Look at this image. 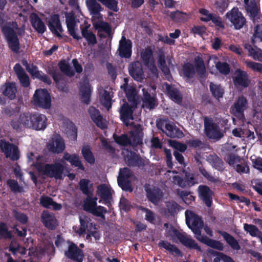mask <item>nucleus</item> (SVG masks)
<instances>
[{
  "label": "nucleus",
  "instance_id": "obj_1",
  "mask_svg": "<svg viewBox=\"0 0 262 262\" xmlns=\"http://www.w3.org/2000/svg\"><path fill=\"white\" fill-rule=\"evenodd\" d=\"M186 223L187 226L195 234V237L202 243L219 251H223L224 245L220 241L209 238L206 235H202L201 230L204 227V222L201 216L191 211H185Z\"/></svg>",
  "mask_w": 262,
  "mask_h": 262
},
{
  "label": "nucleus",
  "instance_id": "obj_36",
  "mask_svg": "<svg viewBox=\"0 0 262 262\" xmlns=\"http://www.w3.org/2000/svg\"><path fill=\"white\" fill-rule=\"evenodd\" d=\"M142 102L143 107L149 110L154 109L157 105L155 97L151 96L147 91L144 90Z\"/></svg>",
  "mask_w": 262,
  "mask_h": 262
},
{
  "label": "nucleus",
  "instance_id": "obj_11",
  "mask_svg": "<svg viewBox=\"0 0 262 262\" xmlns=\"http://www.w3.org/2000/svg\"><path fill=\"white\" fill-rule=\"evenodd\" d=\"M168 233L171 236H176L180 243L185 247L191 249H195L200 252L202 251L201 247L194 239L187 237L185 235L180 232L177 229L172 228L171 231H169Z\"/></svg>",
  "mask_w": 262,
  "mask_h": 262
},
{
  "label": "nucleus",
  "instance_id": "obj_41",
  "mask_svg": "<svg viewBox=\"0 0 262 262\" xmlns=\"http://www.w3.org/2000/svg\"><path fill=\"white\" fill-rule=\"evenodd\" d=\"M153 51L150 46H147L141 53V58L144 65H147L153 58Z\"/></svg>",
  "mask_w": 262,
  "mask_h": 262
},
{
  "label": "nucleus",
  "instance_id": "obj_61",
  "mask_svg": "<svg viewBox=\"0 0 262 262\" xmlns=\"http://www.w3.org/2000/svg\"><path fill=\"white\" fill-rule=\"evenodd\" d=\"M169 143L170 146L181 152H184L187 148L186 144L175 140H170Z\"/></svg>",
  "mask_w": 262,
  "mask_h": 262
},
{
  "label": "nucleus",
  "instance_id": "obj_53",
  "mask_svg": "<svg viewBox=\"0 0 262 262\" xmlns=\"http://www.w3.org/2000/svg\"><path fill=\"white\" fill-rule=\"evenodd\" d=\"M94 27L95 29L98 30V32L104 31L108 34H110L112 31L110 25L104 21H99L94 24Z\"/></svg>",
  "mask_w": 262,
  "mask_h": 262
},
{
  "label": "nucleus",
  "instance_id": "obj_45",
  "mask_svg": "<svg viewBox=\"0 0 262 262\" xmlns=\"http://www.w3.org/2000/svg\"><path fill=\"white\" fill-rule=\"evenodd\" d=\"M209 88L212 95L216 99L219 100L223 97L224 90L221 85L215 84L212 82H210Z\"/></svg>",
  "mask_w": 262,
  "mask_h": 262
},
{
  "label": "nucleus",
  "instance_id": "obj_22",
  "mask_svg": "<svg viewBox=\"0 0 262 262\" xmlns=\"http://www.w3.org/2000/svg\"><path fill=\"white\" fill-rule=\"evenodd\" d=\"M41 221L43 225L50 230H54L58 225V221L54 214L44 210L41 215Z\"/></svg>",
  "mask_w": 262,
  "mask_h": 262
},
{
  "label": "nucleus",
  "instance_id": "obj_10",
  "mask_svg": "<svg viewBox=\"0 0 262 262\" xmlns=\"http://www.w3.org/2000/svg\"><path fill=\"white\" fill-rule=\"evenodd\" d=\"M132 175L133 172L129 168L124 167L120 169L117 182L119 186L123 190L129 192L133 191V190L130 182L128 180Z\"/></svg>",
  "mask_w": 262,
  "mask_h": 262
},
{
  "label": "nucleus",
  "instance_id": "obj_33",
  "mask_svg": "<svg viewBox=\"0 0 262 262\" xmlns=\"http://www.w3.org/2000/svg\"><path fill=\"white\" fill-rule=\"evenodd\" d=\"M3 95L7 97L10 100H14L16 98L17 92L15 82H7L1 88Z\"/></svg>",
  "mask_w": 262,
  "mask_h": 262
},
{
  "label": "nucleus",
  "instance_id": "obj_31",
  "mask_svg": "<svg viewBox=\"0 0 262 262\" xmlns=\"http://www.w3.org/2000/svg\"><path fill=\"white\" fill-rule=\"evenodd\" d=\"M47 73L53 78L54 81L58 86V89L62 91L67 92L68 91V88L66 85H60V81L63 79V75L59 72L56 68L54 67L49 68Z\"/></svg>",
  "mask_w": 262,
  "mask_h": 262
},
{
  "label": "nucleus",
  "instance_id": "obj_9",
  "mask_svg": "<svg viewBox=\"0 0 262 262\" xmlns=\"http://www.w3.org/2000/svg\"><path fill=\"white\" fill-rule=\"evenodd\" d=\"M130 126H132L133 128L129 131L130 145L132 146L133 149H135V148L138 146L143 144V129L141 124H135L134 122H132Z\"/></svg>",
  "mask_w": 262,
  "mask_h": 262
},
{
  "label": "nucleus",
  "instance_id": "obj_44",
  "mask_svg": "<svg viewBox=\"0 0 262 262\" xmlns=\"http://www.w3.org/2000/svg\"><path fill=\"white\" fill-rule=\"evenodd\" d=\"M58 67L61 72L69 77H73L75 75V71L72 69L69 63L65 60H61L58 63Z\"/></svg>",
  "mask_w": 262,
  "mask_h": 262
},
{
  "label": "nucleus",
  "instance_id": "obj_62",
  "mask_svg": "<svg viewBox=\"0 0 262 262\" xmlns=\"http://www.w3.org/2000/svg\"><path fill=\"white\" fill-rule=\"evenodd\" d=\"M141 210L145 212V220L151 224H155L156 222V216L154 212L147 208L143 207Z\"/></svg>",
  "mask_w": 262,
  "mask_h": 262
},
{
  "label": "nucleus",
  "instance_id": "obj_35",
  "mask_svg": "<svg viewBox=\"0 0 262 262\" xmlns=\"http://www.w3.org/2000/svg\"><path fill=\"white\" fill-rule=\"evenodd\" d=\"M218 233L223 236L227 244L234 250H238L241 247L238 242L231 235L226 231L219 230Z\"/></svg>",
  "mask_w": 262,
  "mask_h": 262
},
{
  "label": "nucleus",
  "instance_id": "obj_55",
  "mask_svg": "<svg viewBox=\"0 0 262 262\" xmlns=\"http://www.w3.org/2000/svg\"><path fill=\"white\" fill-rule=\"evenodd\" d=\"M114 138L115 141L120 145H130V140L129 139L127 135L126 134H122L120 136H117L116 134H114Z\"/></svg>",
  "mask_w": 262,
  "mask_h": 262
},
{
  "label": "nucleus",
  "instance_id": "obj_27",
  "mask_svg": "<svg viewBox=\"0 0 262 262\" xmlns=\"http://www.w3.org/2000/svg\"><path fill=\"white\" fill-rule=\"evenodd\" d=\"M79 92L82 102L85 104H90L92 90L89 82H84L80 84Z\"/></svg>",
  "mask_w": 262,
  "mask_h": 262
},
{
  "label": "nucleus",
  "instance_id": "obj_14",
  "mask_svg": "<svg viewBox=\"0 0 262 262\" xmlns=\"http://www.w3.org/2000/svg\"><path fill=\"white\" fill-rule=\"evenodd\" d=\"M233 82L236 88H246L249 86L251 80L249 75L246 71L237 69L235 72V76L233 78Z\"/></svg>",
  "mask_w": 262,
  "mask_h": 262
},
{
  "label": "nucleus",
  "instance_id": "obj_21",
  "mask_svg": "<svg viewBox=\"0 0 262 262\" xmlns=\"http://www.w3.org/2000/svg\"><path fill=\"white\" fill-rule=\"evenodd\" d=\"M145 191L148 200L154 204H157L162 198V192L159 188L151 187L149 185L145 184Z\"/></svg>",
  "mask_w": 262,
  "mask_h": 262
},
{
  "label": "nucleus",
  "instance_id": "obj_59",
  "mask_svg": "<svg viewBox=\"0 0 262 262\" xmlns=\"http://www.w3.org/2000/svg\"><path fill=\"white\" fill-rule=\"evenodd\" d=\"M99 2L110 10L114 12L118 11V2L116 0H100Z\"/></svg>",
  "mask_w": 262,
  "mask_h": 262
},
{
  "label": "nucleus",
  "instance_id": "obj_38",
  "mask_svg": "<svg viewBox=\"0 0 262 262\" xmlns=\"http://www.w3.org/2000/svg\"><path fill=\"white\" fill-rule=\"evenodd\" d=\"M208 161L212 167L218 171H223L224 170L225 167L224 166L223 161L216 155H210L208 157Z\"/></svg>",
  "mask_w": 262,
  "mask_h": 262
},
{
  "label": "nucleus",
  "instance_id": "obj_12",
  "mask_svg": "<svg viewBox=\"0 0 262 262\" xmlns=\"http://www.w3.org/2000/svg\"><path fill=\"white\" fill-rule=\"evenodd\" d=\"M204 128L205 133L209 139H220L223 136L219 125L207 117L204 118Z\"/></svg>",
  "mask_w": 262,
  "mask_h": 262
},
{
  "label": "nucleus",
  "instance_id": "obj_28",
  "mask_svg": "<svg viewBox=\"0 0 262 262\" xmlns=\"http://www.w3.org/2000/svg\"><path fill=\"white\" fill-rule=\"evenodd\" d=\"M62 159L69 162L70 164L77 167L78 169L84 171L85 167L80 160L79 156L77 154H70L68 152L63 154Z\"/></svg>",
  "mask_w": 262,
  "mask_h": 262
},
{
  "label": "nucleus",
  "instance_id": "obj_54",
  "mask_svg": "<svg viewBox=\"0 0 262 262\" xmlns=\"http://www.w3.org/2000/svg\"><path fill=\"white\" fill-rule=\"evenodd\" d=\"M90 180L86 179H82L79 182V189L82 192L87 196H89L92 194V192L90 190Z\"/></svg>",
  "mask_w": 262,
  "mask_h": 262
},
{
  "label": "nucleus",
  "instance_id": "obj_30",
  "mask_svg": "<svg viewBox=\"0 0 262 262\" xmlns=\"http://www.w3.org/2000/svg\"><path fill=\"white\" fill-rule=\"evenodd\" d=\"M164 133L171 138H182L184 136L183 132L176 125L169 122L165 124Z\"/></svg>",
  "mask_w": 262,
  "mask_h": 262
},
{
  "label": "nucleus",
  "instance_id": "obj_20",
  "mask_svg": "<svg viewBox=\"0 0 262 262\" xmlns=\"http://www.w3.org/2000/svg\"><path fill=\"white\" fill-rule=\"evenodd\" d=\"M200 198L208 207L212 204L214 192L206 185H200L198 187Z\"/></svg>",
  "mask_w": 262,
  "mask_h": 262
},
{
  "label": "nucleus",
  "instance_id": "obj_34",
  "mask_svg": "<svg viewBox=\"0 0 262 262\" xmlns=\"http://www.w3.org/2000/svg\"><path fill=\"white\" fill-rule=\"evenodd\" d=\"M66 21L68 32L73 38L77 40L81 39V37L77 35L75 27L76 26L75 17L72 13H68L66 15Z\"/></svg>",
  "mask_w": 262,
  "mask_h": 262
},
{
  "label": "nucleus",
  "instance_id": "obj_32",
  "mask_svg": "<svg viewBox=\"0 0 262 262\" xmlns=\"http://www.w3.org/2000/svg\"><path fill=\"white\" fill-rule=\"evenodd\" d=\"M166 90L170 98L178 104L182 103L183 96L180 91L174 85L166 83Z\"/></svg>",
  "mask_w": 262,
  "mask_h": 262
},
{
  "label": "nucleus",
  "instance_id": "obj_56",
  "mask_svg": "<svg viewBox=\"0 0 262 262\" xmlns=\"http://www.w3.org/2000/svg\"><path fill=\"white\" fill-rule=\"evenodd\" d=\"M7 185L10 187L11 191L14 193H21L24 191L23 187L19 186L17 181L15 180H8Z\"/></svg>",
  "mask_w": 262,
  "mask_h": 262
},
{
  "label": "nucleus",
  "instance_id": "obj_58",
  "mask_svg": "<svg viewBox=\"0 0 262 262\" xmlns=\"http://www.w3.org/2000/svg\"><path fill=\"white\" fill-rule=\"evenodd\" d=\"M14 145L8 142L3 141L1 140L0 142V148L5 152L6 157L10 156L12 149Z\"/></svg>",
  "mask_w": 262,
  "mask_h": 262
},
{
  "label": "nucleus",
  "instance_id": "obj_16",
  "mask_svg": "<svg viewBox=\"0 0 262 262\" xmlns=\"http://www.w3.org/2000/svg\"><path fill=\"white\" fill-rule=\"evenodd\" d=\"M118 55L121 58H129L132 55V42L124 36H122L119 41L117 50Z\"/></svg>",
  "mask_w": 262,
  "mask_h": 262
},
{
  "label": "nucleus",
  "instance_id": "obj_5",
  "mask_svg": "<svg viewBox=\"0 0 262 262\" xmlns=\"http://www.w3.org/2000/svg\"><path fill=\"white\" fill-rule=\"evenodd\" d=\"M33 104L39 107L49 109L51 106V97L46 89H37L33 96Z\"/></svg>",
  "mask_w": 262,
  "mask_h": 262
},
{
  "label": "nucleus",
  "instance_id": "obj_40",
  "mask_svg": "<svg viewBox=\"0 0 262 262\" xmlns=\"http://www.w3.org/2000/svg\"><path fill=\"white\" fill-rule=\"evenodd\" d=\"M86 4L91 14L101 15L100 12L102 11L103 8L96 0H86Z\"/></svg>",
  "mask_w": 262,
  "mask_h": 262
},
{
  "label": "nucleus",
  "instance_id": "obj_25",
  "mask_svg": "<svg viewBox=\"0 0 262 262\" xmlns=\"http://www.w3.org/2000/svg\"><path fill=\"white\" fill-rule=\"evenodd\" d=\"M97 193L103 200V203L109 207L112 199L111 189L106 184H101L97 187Z\"/></svg>",
  "mask_w": 262,
  "mask_h": 262
},
{
  "label": "nucleus",
  "instance_id": "obj_48",
  "mask_svg": "<svg viewBox=\"0 0 262 262\" xmlns=\"http://www.w3.org/2000/svg\"><path fill=\"white\" fill-rule=\"evenodd\" d=\"M182 72L184 77L188 79L193 78L195 74L194 67L190 62L185 63L183 65Z\"/></svg>",
  "mask_w": 262,
  "mask_h": 262
},
{
  "label": "nucleus",
  "instance_id": "obj_6",
  "mask_svg": "<svg viewBox=\"0 0 262 262\" xmlns=\"http://www.w3.org/2000/svg\"><path fill=\"white\" fill-rule=\"evenodd\" d=\"M226 16L236 30H240L246 24V19L237 7H233L226 13Z\"/></svg>",
  "mask_w": 262,
  "mask_h": 262
},
{
  "label": "nucleus",
  "instance_id": "obj_29",
  "mask_svg": "<svg viewBox=\"0 0 262 262\" xmlns=\"http://www.w3.org/2000/svg\"><path fill=\"white\" fill-rule=\"evenodd\" d=\"M30 21L32 27L38 33L42 34L46 31V26L44 22L37 14L31 13L30 16Z\"/></svg>",
  "mask_w": 262,
  "mask_h": 262
},
{
  "label": "nucleus",
  "instance_id": "obj_8",
  "mask_svg": "<svg viewBox=\"0 0 262 262\" xmlns=\"http://www.w3.org/2000/svg\"><path fill=\"white\" fill-rule=\"evenodd\" d=\"M69 246L64 251V256L74 262H83L84 254L83 250L73 242L68 241Z\"/></svg>",
  "mask_w": 262,
  "mask_h": 262
},
{
  "label": "nucleus",
  "instance_id": "obj_37",
  "mask_svg": "<svg viewBox=\"0 0 262 262\" xmlns=\"http://www.w3.org/2000/svg\"><path fill=\"white\" fill-rule=\"evenodd\" d=\"M158 245L159 247L167 250L171 255H181V250L175 245L171 244L167 241H160Z\"/></svg>",
  "mask_w": 262,
  "mask_h": 262
},
{
  "label": "nucleus",
  "instance_id": "obj_49",
  "mask_svg": "<svg viewBox=\"0 0 262 262\" xmlns=\"http://www.w3.org/2000/svg\"><path fill=\"white\" fill-rule=\"evenodd\" d=\"M187 16L186 13L179 10L171 12L169 15L171 19L176 23L184 22L186 20Z\"/></svg>",
  "mask_w": 262,
  "mask_h": 262
},
{
  "label": "nucleus",
  "instance_id": "obj_15",
  "mask_svg": "<svg viewBox=\"0 0 262 262\" xmlns=\"http://www.w3.org/2000/svg\"><path fill=\"white\" fill-rule=\"evenodd\" d=\"M128 70L129 75L135 80L142 82L144 75L142 65L140 61H135L129 63Z\"/></svg>",
  "mask_w": 262,
  "mask_h": 262
},
{
  "label": "nucleus",
  "instance_id": "obj_39",
  "mask_svg": "<svg viewBox=\"0 0 262 262\" xmlns=\"http://www.w3.org/2000/svg\"><path fill=\"white\" fill-rule=\"evenodd\" d=\"M245 48L254 60L262 62V50L260 49L256 46L253 47L249 44L245 45Z\"/></svg>",
  "mask_w": 262,
  "mask_h": 262
},
{
  "label": "nucleus",
  "instance_id": "obj_63",
  "mask_svg": "<svg viewBox=\"0 0 262 262\" xmlns=\"http://www.w3.org/2000/svg\"><path fill=\"white\" fill-rule=\"evenodd\" d=\"M245 9L248 13H250V16L253 18L254 19L257 17L259 10L255 4H247Z\"/></svg>",
  "mask_w": 262,
  "mask_h": 262
},
{
  "label": "nucleus",
  "instance_id": "obj_26",
  "mask_svg": "<svg viewBox=\"0 0 262 262\" xmlns=\"http://www.w3.org/2000/svg\"><path fill=\"white\" fill-rule=\"evenodd\" d=\"M125 160L128 166L141 167L145 165L144 160L135 152L130 151L125 157Z\"/></svg>",
  "mask_w": 262,
  "mask_h": 262
},
{
  "label": "nucleus",
  "instance_id": "obj_52",
  "mask_svg": "<svg viewBox=\"0 0 262 262\" xmlns=\"http://www.w3.org/2000/svg\"><path fill=\"white\" fill-rule=\"evenodd\" d=\"M215 67L222 74L227 75L230 73V67L226 62L219 61L215 63Z\"/></svg>",
  "mask_w": 262,
  "mask_h": 262
},
{
  "label": "nucleus",
  "instance_id": "obj_13",
  "mask_svg": "<svg viewBox=\"0 0 262 262\" xmlns=\"http://www.w3.org/2000/svg\"><path fill=\"white\" fill-rule=\"evenodd\" d=\"M199 12L201 14L205 16L204 17H202L200 18L201 21L204 22L212 21L215 26L219 28L222 29L225 28V25L222 21V19L219 15L215 13H210L208 10L205 8L200 9Z\"/></svg>",
  "mask_w": 262,
  "mask_h": 262
},
{
  "label": "nucleus",
  "instance_id": "obj_3",
  "mask_svg": "<svg viewBox=\"0 0 262 262\" xmlns=\"http://www.w3.org/2000/svg\"><path fill=\"white\" fill-rule=\"evenodd\" d=\"M5 15L0 13V27L2 32L10 50L15 53H18L20 49V42L18 36H23L25 33L24 29L18 27L16 21L9 22L5 25Z\"/></svg>",
  "mask_w": 262,
  "mask_h": 262
},
{
  "label": "nucleus",
  "instance_id": "obj_2",
  "mask_svg": "<svg viewBox=\"0 0 262 262\" xmlns=\"http://www.w3.org/2000/svg\"><path fill=\"white\" fill-rule=\"evenodd\" d=\"M10 124L17 132L21 131L23 127L43 130L47 127V118L45 115L38 113H23L18 119L12 120Z\"/></svg>",
  "mask_w": 262,
  "mask_h": 262
},
{
  "label": "nucleus",
  "instance_id": "obj_43",
  "mask_svg": "<svg viewBox=\"0 0 262 262\" xmlns=\"http://www.w3.org/2000/svg\"><path fill=\"white\" fill-rule=\"evenodd\" d=\"M81 34L88 41L89 45H94L97 43V41L95 34L89 31L87 27H83L81 29Z\"/></svg>",
  "mask_w": 262,
  "mask_h": 262
},
{
  "label": "nucleus",
  "instance_id": "obj_24",
  "mask_svg": "<svg viewBox=\"0 0 262 262\" xmlns=\"http://www.w3.org/2000/svg\"><path fill=\"white\" fill-rule=\"evenodd\" d=\"M88 112L92 120L97 126L101 129L106 128L107 126L103 120V116L98 109L94 106H91L88 110Z\"/></svg>",
  "mask_w": 262,
  "mask_h": 262
},
{
  "label": "nucleus",
  "instance_id": "obj_4",
  "mask_svg": "<svg viewBox=\"0 0 262 262\" xmlns=\"http://www.w3.org/2000/svg\"><path fill=\"white\" fill-rule=\"evenodd\" d=\"M36 168L38 171L51 178L56 180L62 179V174L64 170V166L60 163H47L42 165L38 163Z\"/></svg>",
  "mask_w": 262,
  "mask_h": 262
},
{
  "label": "nucleus",
  "instance_id": "obj_19",
  "mask_svg": "<svg viewBox=\"0 0 262 262\" xmlns=\"http://www.w3.org/2000/svg\"><path fill=\"white\" fill-rule=\"evenodd\" d=\"M183 172L185 174L184 178H182L179 176L173 177L174 181L180 187L185 188L187 186H191L196 183L193 173L185 170H184Z\"/></svg>",
  "mask_w": 262,
  "mask_h": 262
},
{
  "label": "nucleus",
  "instance_id": "obj_7",
  "mask_svg": "<svg viewBox=\"0 0 262 262\" xmlns=\"http://www.w3.org/2000/svg\"><path fill=\"white\" fill-rule=\"evenodd\" d=\"M248 107V102L247 98L243 95H241L231 106V112L238 119L243 120L245 119L244 112Z\"/></svg>",
  "mask_w": 262,
  "mask_h": 262
},
{
  "label": "nucleus",
  "instance_id": "obj_60",
  "mask_svg": "<svg viewBox=\"0 0 262 262\" xmlns=\"http://www.w3.org/2000/svg\"><path fill=\"white\" fill-rule=\"evenodd\" d=\"M13 214L14 217L23 224H26L28 221V217L24 213L19 212L14 209L13 210Z\"/></svg>",
  "mask_w": 262,
  "mask_h": 262
},
{
  "label": "nucleus",
  "instance_id": "obj_17",
  "mask_svg": "<svg viewBox=\"0 0 262 262\" xmlns=\"http://www.w3.org/2000/svg\"><path fill=\"white\" fill-rule=\"evenodd\" d=\"M47 147L50 152L60 154L66 148L64 141L60 135H56L48 143Z\"/></svg>",
  "mask_w": 262,
  "mask_h": 262
},
{
  "label": "nucleus",
  "instance_id": "obj_42",
  "mask_svg": "<svg viewBox=\"0 0 262 262\" xmlns=\"http://www.w3.org/2000/svg\"><path fill=\"white\" fill-rule=\"evenodd\" d=\"M100 100L102 105L105 107L107 111H109L112 108V99L110 92L104 90L103 94L100 96Z\"/></svg>",
  "mask_w": 262,
  "mask_h": 262
},
{
  "label": "nucleus",
  "instance_id": "obj_47",
  "mask_svg": "<svg viewBox=\"0 0 262 262\" xmlns=\"http://www.w3.org/2000/svg\"><path fill=\"white\" fill-rule=\"evenodd\" d=\"M244 229L252 237H257L259 239V237L262 235V232L255 225L245 223L244 224Z\"/></svg>",
  "mask_w": 262,
  "mask_h": 262
},
{
  "label": "nucleus",
  "instance_id": "obj_46",
  "mask_svg": "<svg viewBox=\"0 0 262 262\" xmlns=\"http://www.w3.org/2000/svg\"><path fill=\"white\" fill-rule=\"evenodd\" d=\"M82 155L85 160L91 164L95 163V157L89 145H84L81 149Z\"/></svg>",
  "mask_w": 262,
  "mask_h": 262
},
{
  "label": "nucleus",
  "instance_id": "obj_57",
  "mask_svg": "<svg viewBox=\"0 0 262 262\" xmlns=\"http://www.w3.org/2000/svg\"><path fill=\"white\" fill-rule=\"evenodd\" d=\"M14 145L8 142L3 141L1 140L0 142V148L5 152L6 157L10 156L12 149Z\"/></svg>",
  "mask_w": 262,
  "mask_h": 262
},
{
  "label": "nucleus",
  "instance_id": "obj_50",
  "mask_svg": "<svg viewBox=\"0 0 262 262\" xmlns=\"http://www.w3.org/2000/svg\"><path fill=\"white\" fill-rule=\"evenodd\" d=\"M194 64L197 73L200 75H204L206 73V69L203 58L199 56L195 57Z\"/></svg>",
  "mask_w": 262,
  "mask_h": 262
},
{
  "label": "nucleus",
  "instance_id": "obj_51",
  "mask_svg": "<svg viewBox=\"0 0 262 262\" xmlns=\"http://www.w3.org/2000/svg\"><path fill=\"white\" fill-rule=\"evenodd\" d=\"M13 236L6 223L0 222V239H11Z\"/></svg>",
  "mask_w": 262,
  "mask_h": 262
},
{
  "label": "nucleus",
  "instance_id": "obj_64",
  "mask_svg": "<svg viewBox=\"0 0 262 262\" xmlns=\"http://www.w3.org/2000/svg\"><path fill=\"white\" fill-rule=\"evenodd\" d=\"M88 196L84 201L83 209L85 211L90 212L97 206V203L91 200L90 195Z\"/></svg>",
  "mask_w": 262,
  "mask_h": 262
},
{
  "label": "nucleus",
  "instance_id": "obj_18",
  "mask_svg": "<svg viewBox=\"0 0 262 262\" xmlns=\"http://www.w3.org/2000/svg\"><path fill=\"white\" fill-rule=\"evenodd\" d=\"M120 118L126 126H130V120H133V110L129 104L125 102L121 106L119 110Z\"/></svg>",
  "mask_w": 262,
  "mask_h": 262
},
{
  "label": "nucleus",
  "instance_id": "obj_23",
  "mask_svg": "<svg viewBox=\"0 0 262 262\" xmlns=\"http://www.w3.org/2000/svg\"><path fill=\"white\" fill-rule=\"evenodd\" d=\"M48 26L53 34L58 37H61V34L58 32V31L60 32L63 31L59 14H54L52 15L48 21Z\"/></svg>",
  "mask_w": 262,
  "mask_h": 262
}]
</instances>
